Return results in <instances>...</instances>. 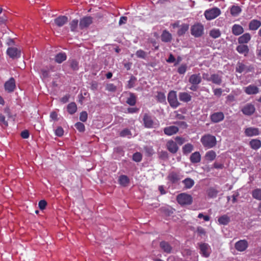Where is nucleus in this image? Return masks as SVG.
<instances>
[{
    "label": "nucleus",
    "mask_w": 261,
    "mask_h": 261,
    "mask_svg": "<svg viewBox=\"0 0 261 261\" xmlns=\"http://www.w3.org/2000/svg\"><path fill=\"white\" fill-rule=\"evenodd\" d=\"M251 39V36L249 33H245L238 38L239 44L247 43Z\"/></svg>",
    "instance_id": "cd10ccee"
},
{
    "label": "nucleus",
    "mask_w": 261,
    "mask_h": 261,
    "mask_svg": "<svg viewBox=\"0 0 261 261\" xmlns=\"http://www.w3.org/2000/svg\"><path fill=\"white\" fill-rule=\"evenodd\" d=\"M166 147L168 150L173 154L176 153L178 150V147L176 143L172 140H169L167 142Z\"/></svg>",
    "instance_id": "ddd939ff"
},
{
    "label": "nucleus",
    "mask_w": 261,
    "mask_h": 261,
    "mask_svg": "<svg viewBox=\"0 0 261 261\" xmlns=\"http://www.w3.org/2000/svg\"><path fill=\"white\" fill-rule=\"evenodd\" d=\"M221 14V10L217 7H214L205 11L204 15L205 18L211 20L216 18Z\"/></svg>",
    "instance_id": "7ed1b4c3"
},
{
    "label": "nucleus",
    "mask_w": 261,
    "mask_h": 261,
    "mask_svg": "<svg viewBox=\"0 0 261 261\" xmlns=\"http://www.w3.org/2000/svg\"><path fill=\"white\" fill-rule=\"evenodd\" d=\"M144 126L147 128H157L160 126L159 120L148 113H144L143 117Z\"/></svg>",
    "instance_id": "f257e3e1"
},
{
    "label": "nucleus",
    "mask_w": 261,
    "mask_h": 261,
    "mask_svg": "<svg viewBox=\"0 0 261 261\" xmlns=\"http://www.w3.org/2000/svg\"><path fill=\"white\" fill-rule=\"evenodd\" d=\"M216 157V153L213 150H210L206 152L205 159L206 161L212 162L214 161Z\"/></svg>",
    "instance_id": "f704fd0d"
},
{
    "label": "nucleus",
    "mask_w": 261,
    "mask_h": 261,
    "mask_svg": "<svg viewBox=\"0 0 261 261\" xmlns=\"http://www.w3.org/2000/svg\"><path fill=\"white\" fill-rule=\"evenodd\" d=\"M75 128L79 130H84L85 129V125L82 122H77L75 124Z\"/></svg>",
    "instance_id": "bf43d9fd"
},
{
    "label": "nucleus",
    "mask_w": 261,
    "mask_h": 261,
    "mask_svg": "<svg viewBox=\"0 0 261 261\" xmlns=\"http://www.w3.org/2000/svg\"><path fill=\"white\" fill-rule=\"evenodd\" d=\"M106 89L110 92H114L116 90V87L113 84H108Z\"/></svg>",
    "instance_id": "6e6d98bb"
},
{
    "label": "nucleus",
    "mask_w": 261,
    "mask_h": 261,
    "mask_svg": "<svg viewBox=\"0 0 261 261\" xmlns=\"http://www.w3.org/2000/svg\"><path fill=\"white\" fill-rule=\"evenodd\" d=\"M244 32V29L242 26L239 24H234L232 28V32L234 35H239L242 34Z\"/></svg>",
    "instance_id": "c756f323"
},
{
    "label": "nucleus",
    "mask_w": 261,
    "mask_h": 261,
    "mask_svg": "<svg viewBox=\"0 0 261 261\" xmlns=\"http://www.w3.org/2000/svg\"><path fill=\"white\" fill-rule=\"evenodd\" d=\"M189 25L188 24L184 23L180 25L179 28L177 31V34L180 36L184 35L186 32L188 30Z\"/></svg>",
    "instance_id": "c9c22d12"
},
{
    "label": "nucleus",
    "mask_w": 261,
    "mask_h": 261,
    "mask_svg": "<svg viewBox=\"0 0 261 261\" xmlns=\"http://www.w3.org/2000/svg\"><path fill=\"white\" fill-rule=\"evenodd\" d=\"M129 178L125 175H121L119 176L118 179L119 184L122 187H126L129 183Z\"/></svg>",
    "instance_id": "bb28decb"
},
{
    "label": "nucleus",
    "mask_w": 261,
    "mask_h": 261,
    "mask_svg": "<svg viewBox=\"0 0 261 261\" xmlns=\"http://www.w3.org/2000/svg\"><path fill=\"white\" fill-rule=\"evenodd\" d=\"M213 84L220 85L222 82V76L217 73H214L211 75V81Z\"/></svg>",
    "instance_id": "4be33fe9"
},
{
    "label": "nucleus",
    "mask_w": 261,
    "mask_h": 261,
    "mask_svg": "<svg viewBox=\"0 0 261 261\" xmlns=\"http://www.w3.org/2000/svg\"><path fill=\"white\" fill-rule=\"evenodd\" d=\"M20 136L23 139H27L30 136L29 132H21Z\"/></svg>",
    "instance_id": "338daca9"
},
{
    "label": "nucleus",
    "mask_w": 261,
    "mask_h": 261,
    "mask_svg": "<svg viewBox=\"0 0 261 261\" xmlns=\"http://www.w3.org/2000/svg\"><path fill=\"white\" fill-rule=\"evenodd\" d=\"M193 149V146L190 143H188L182 147V152L184 154H187L190 153Z\"/></svg>",
    "instance_id": "ea45409f"
},
{
    "label": "nucleus",
    "mask_w": 261,
    "mask_h": 261,
    "mask_svg": "<svg viewBox=\"0 0 261 261\" xmlns=\"http://www.w3.org/2000/svg\"><path fill=\"white\" fill-rule=\"evenodd\" d=\"M178 97L180 101L187 103L190 101L192 99L191 95L186 92H179L178 94Z\"/></svg>",
    "instance_id": "412c9836"
},
{
    "label": "nucleus",
    "mask_w": 261,
    "mask_h": 261,
    "mask_svg": "<svg viewBox=\"0 0 261 261\" xmlns=\"http://www.w3.org/2000/svg\"><path fill=\"white\" fill-rule=\"evenodd\" d=\"M213 91L214 95L218 97H219L221 96L223 90L221 88H213Z\"/></svg>",
    "instance_id": "5fc2aeb1"
},
{
    "label": "nucleus",
    "mask_w": 261,
    "mask_h": 261,
    "mask_svg": "<svg viewBox=\"0 0 261 261\" xmlns=\"http://www.w3.org/2000/svg\"><path fill=\"white\" fill-rule=\"evenodd\" d=\"M202 79L200 73L193 74L189 79V82L191 85H199L201 82Z\"/></svg>",
    "instance_id": "2eb2a0df"
},
{
    "label": "nucleus",
    "mask_w": 261,
    "mask_h": 261,
    "mask_svg": "<svg viewBox=\"0 0 261 261\" xmlns=\"http://www.w3.org/2000/svg\"><path fill=\"white\" fill-rule=\"evenodd\" d=\"M142 159V154L140 152H136L133 155V160L136 162H140Z\"/></svg>",
    "instance_id": "8fccbe9b"
},
{
    "label": "nucleus",
    "mask_w": 261,
    "mask_h": 261,
    "mask_svg": "<svg viewBox=\"0 0 261 261\" xmlns=\"http://www.w3.org/2000/svg\"><path fill=\"white\" fill-rule=\"evenodd\" d=\"M7 55L12 59L18 58L21 56V51L16 47H9L7 50Z\"/></svg>",
    "instance_id": "9d476101"
},
{
    "label": "nucleus",
    "mask_w": 261,
    "mask_h": 261,
    "mask_svg": "<svg viewBox=\"0 0 261 261\" xmlns=\"http://www.w3.org/2000/svg\"><path fill=\"white\" fill-rule=\"evenodd\" d=\"M249 144L251 147L254 150H257L261 147V142L258 139L251 140L249 142Z\"/></svg>",
    "instance_id": "72a5a7b5"
},
{
    "label": "nucleus",
    "mask_w": 261,
    "mask_h": 261,
    "mask_svg": "<svg viewBox=\"0 0 261 261\" xmlns=\"http://www.w3.org/2000/svg\"><path fill=\"white\" fill-rule=\"evenodd\" d=\"M68 21V17L66 16H60L54 20L55 24L59 27L63 26Z\"/></svg>",
    "instance_id": "a211bd4d"
},
{
    "label": "nucleus",
    "mask_w": 261,
    "mask_h": 261,
    "mask_svg": "<svg viewBox=\"0 0 261 261\" xmlns=\"http://www.w3.org/2000/svg\"><path fill=\"white\" fill-rule=\"evenodd\" d=\"M41 77L42 79H46L49 77V70L45 69H42L40 71Z\"/></svg>",
    "instance_id": "864d4df0"
},
{
    "label": "nucleus",
    "mask_w": 261,
    "mask_h": 261,
    "mask_svg": "<svg viewBox=\"0 0 261 261\" xmlns=\"http://www.w3.org/2000/svg\"><path fill=\"white\" fill-rule=\"evenodd\" d=\"M5 90L11 93L14 91L16 88L15 80L13 77H11L8 81L6 82L4 85Z\"/></svg>",
    "instance_id": "1a4fd4ad"
},
{
    "label": "nucleus",
    "mask_w": 261,
    "mask_h": 261,
    "mask_svg": "<svg viewBox=\"0 0 261 261\" xmlns=\"http://www.w3.org/2000/svg\"><path fill=\"white\" fill-rule=\"evenodd\" d=\"M201 142L204 147L211 148L216 144V138L211 135H205L201 139Z\"/></svg>",
    "instance_id": "f03ea898"
},
{
    "label": "nucleus",
    "mask_w": 261,
    "mask_h": 261,
    "mask_svg": "<svg viewBox=\"0 0 261 261\" xmlns=\"http://www.w3.org/2000/svg\"><path fill=\"white\" fill-rule=\"evenodd\" d=\"M93 18L91 16H84L80 19L79 27L81 30L87 29L93 23Z\"/></svg>",
    "instance_id": "6e6552de"
},
{
    "label": "nucleus",
    "mask_w": 261,
    "mask_h": 261,
    "mask_svg": "<svg viewBox=\"0 0 261 261\" xmlns=\"http://www.w3.org/2000/svg\"><path fill=\"white\" fill-rule=\"evenodd\" d=\"M187 69V65L186 64L181 65L177 69V72L180 74H184Z\"/></svg>",
    "instance_id": "603ef678"
},
{
    "label": "nucleus",
    "mask_w": 261,
    "mask_h": 261,
    "mask_svg": "<svg viewBox=\"0 0 261 261\" xmlns=\"http://www.w3.org/2000/svg\"><path fill=\"white\" fill-rule=\"evenodd\" d=\"M236 50L239 53L243 54L245 56H246L248 55L249 51L248 46L247 45L244 44H240L238 45L236 48Z\"/></svg>",
    "instance_id": "5701e85b"
},
{
    "label": "nucleus",
    "mask_w": 261,
    "mask_h": 261,
    "mask_svg": "<svg viewBox=\"0 0 261 261\" xmlns=\"http://www.w3.org/2000/svg\"><path fill=\"white\" fill-rule=\"evenodd\" d=\"M67 59V56L65 53H60L56 55L55 58V61L58 63H61Z\"/></svg>",
    "instance_id": "473e14b6"
},
{
    "label": "nucleus",
    "mask_w": 261,
    "mask_h": 261,
    "mask_svg": "<svg viewBox=\"0 0 261 261\" xmlns=\"http://www.w3.org/2000/svg\"><path fill=\"white\" fill-rule=\"evenodd\" d=\"M219 193V191L215 188L211 187L206 191L207 196L210 198H216Z\"/></svg>",
    "instance_id": "c85d7f7f"
},
{
    "label": "nucleus",
    "mask_w": 261,
    "mask_h": 261,
    "mask_svg": "<svg viewBox=\"0 0 261 261\" xmlns=\"http://www.w3.org/2000/svg\"><path fill=\"white\" fill-rule=\"evenodd\" d=\"M245 92L249 95L256 94L259 92L258 88L252 85H250L244 88Z\"/></svg>",
    "instance_id": "aec40b11"
},
{
    "label": "nucleus",
    "mask_w": 261,
    "mask_h": 261,
    "mask_svg": "<svg viewBox=\"0 0 261 261\" xmlns=\"http://www.w3.org/2000/svg\"><path fill=\"white\" fill-rule=\"evenodd\" d=\"M58 113L56 111H53L50 114V118L54 121L58 120Z\"/></svg>",
    "instance_id": "680f3d73"
},
{
    "label": "nucleus",
    "mask_w": 261,
    "mask_h": 261,
    "mask_svg": "<svg viewBox=\"0 0 261 261\" xmlns=\"http://www.w3.org/2000/svg\"><path fill=\"white\" fill-rule=\"evenodd\" d=\"M136 81H137L136 77L134 76H132L130 77L129 80L128 81V83L127 85V88L130 89V88L134 87Z\"/></svg>",
    "instance_id": "de8ad7c7"
},
{
    "label": "nucleus",
    "mask_w": 261,
    "mask_h": 261,
    "mask_svg": "<svg viewBox=\"0 0 261 261\" xmlns=\"http://www.w3.org/2000/svg\"><path fill=\"white\" fill-rule=\"evenodd\" d=\"M182 183L185 185V188L187 189H189L193 186L194 181L190 178H186L182 181Z\"/></svg>",
    "instance_id": "4c0bfd02"
},
{
    "label": "nucleus",
    "mask_w": 261,
    "mask_h": 261,
    "mask_svg": "<svg viewBox=\"0 0 261 261\" xmlns=\"http://www.w3.org/2000/svg\"><path fill=\"white\" fill-rule=\"evenodd\" d=\"M156 98L157 100L161 103L166 102V96L163 92H158Z\"/></svg>",
    "instance_id": "79ce46f5"
},
{
    "label": "nucleus",
    "mask_w": 261,
    "mask_h": 261,
    "mask_svg": "<svg viewBox=\"0 0 261 261\" xmlns=\"http://www.w3.org/2000/svg\"><path fill=\"white\" fill-rule=\"evenodd\" d=\"M178 126H171L164 128V130H178L179 129L186 128L187 124L184 121H179L177 123Z\"/></svg>",
    "instance_id": "4468645a"
},
{
    "label": "nucleus",
    "mask_w": 261,
    "mask_h": 261,
    "mask_svg": "<svg viewBox=\"0 0 261 261\" xmlns=\"http://www.w3.org/2000/svg\"><path fill=\"white\" fill-rule=\"evenodd\" d=\"M160 247L164 252L167 253H170L172 250V248L169 243L164 241L160 242Z\"/></svg>",
    "instance_id": "6ab92c4d"
},
{
    "label": "nucleus",
    "mask_w": 261,
    "mask_h": 261,
    "mask_svg": "<svg viewBox=\"0 0 261 261\" xmlns=\"http://www.w3.org/2000/svg\"><path fill=\"white\" fill-rule=\"evenodd\" d=\"M198 218L201 219L203 218L204 221H208L210 220V217L207 215H203L202 213H199L198 215Z\"/></svg>",
    "instance_id": "69168bd1"
},
{
    "label": "nucleus",
    "mask_w": 261,
    "mask_h": 261,
    "mask_svg": "<svg viewBox=\"0 0 261 261\" xmlns=\"http://www.w3.org/2000/svg\"><path fill=\"white\" fill-rule=\"evenodd\" d=\"M47 205V202L45 200H41L38 203V206L41 210H44Z\"/></svg>",
    "instance_id": "4d7b16f0"
},
{
    "label": "nucleus",
    "mask_w": 261,
    "mask_h": 261,
    "mask_svg": "<svg viewBox=\"0 0 261 261\" xmlns=\"http://www.w3.org/2000/svg\"><path fill=\"white\" fill-rule=\"evenodd\" d=\"M224 115L223 112H215L211 115V119L212 121L217 123L224 119Z\"/></svg>",
    "instance_id": "f3484780"
},
{
    "label": "nucleus",
    "mask_w": 261,
    "mask_h": 261,
    "mask_svg": "<svg viewBox=\"0 0 261 261\" xmlns=\"http://www.w3.org/2000/svg\"><path fill=\"white\" fill-rule=\"evenodd\" d=\"M88 114L86 111H83L81 113L80 120L82 122H85L87 120Z\"/></svg>",
    "instance_id": "13d9d810"
},
{
    "label": "nucleus",
    "mask_w": 261,
    "mask_h": 261,
    "mask_svg": "<svg viewBox=\"0 0 261 261\" xmlns=\"http://www.w3.org/2000/svg\"><path fill=\"white\" fill-rule=\"evenodd\" d=\"M261 25V22L256 19L252 20L249 24V28L250 30L255 31Z\"/></svg>",
    "instance_id": "393cba45"
},
{
    "label": "nucleus",
    "mask_w": 261,
    "mask_h": 261,
    "mask_svg": "<svg viewBox=\"0 0 261 261\" xmlns=\"http://www.w3.org/2000/svg\"><path fill=\"white\" fill-rule=\"evenodd\" d=\"M67 110L69 114H74L77 111V106L76 103L74 102L69 103L67 107Z\"/></svg>",
    "instance_id": "e433bc0d"
},
{
    "label": "nucleus",
    "mask_w": 261,
    "mask_h": 261,
    "mask_svg": "<svg viewBox=\"0 0 261 261\" xmlns=\"http://www.w3.org/2000/svg\"><path fill=\"white\" fill-rule=\"evenodd\" d=\"M198 245L200 249L199 253L201 256L205 258L208 257L212 253L210 246L205 243H200Z\"/></svg>",
    "instance_id": "423d86ee"
},
{
    "label": "nucleus",
    "mask_w": 261,
    "mask_h": 261,
    "mask_svg": "<svg viewBox=\"0 0 261 261\" xmlns=\"http://www.w3.org/2000/svg\"><path fill=\"white\" fill-rule=\"evenodd\" d=\"M161 40L164 42H169L172 40V35L168 31L164 30L161 36Z\"/></svg>",
    "instance_id": "a878e982"
},
{
    "label": "nucleus",
    "mask_w": 261,
    "mask_h": 261,
    "mask_svg": "<svg viewBox=\"0 0 261 261\" xmlns=\"http://www.w3.org/2000/svg\"><path fill=\"white\" fill-rule=\"evenodd\" d=\"M229 218L226 215H223L218 219V222L220 224L226 225L229 222Z\"/></svg>",
    "instance_id": "c03bdc74"
},
{
    "label": "nucleus",
    "mask_w": 261,
    "mask_h": 261,
    "mask_svg": "<svg viewBox=\"0 0 261 261\" xmlns=\"http://www.w3.org/2000/svg\"><path fill=\"white\" fill-rule=\"evenodd\" d=\"M210 35L213 38H217L221 35V32L219 29H213L210 32Z\"/></svg>",
    "instance_id": "a18cd8bd"
},
{
    "label": "nucleus",
    "mask_w": 261,
    "mask_h": 261,
    "mask_svg": "<svg viewBox=\"0 0 261 261\" xmlns=\"http://www.w3.org/2000/svg\"><path fill=\"white\" fill-rule=\"evenodd\" d=\"M167 100L170 107L173 109H176L180 105L177 100L176 92L175 91L172 90L168 93Z\"/></svg>",
    "instance_id": "20e7f679"
},
{
    "label": "nucleus",
    "mask_w": 261,
    "mask_h": 261,
    "mask_svg": "<svg viewBox=\"0 0 261 261\" xmlns=\"http://www.w3.org/2000/svg\"><path fill=\"white\" fill-rule=\"evenodd\" d=\"M175 141L179 145H181L182 144L184 143V142L186 141L185 139L182 137H177L175 138Z\"/></svg>",
    "instance_id": "0e129e2a"
},
{
    "label": "nucleus",
    "mask_w": 261,
    "mask_h": 261,
    "mask_svg": "<svg viewBox=\"0 0 261 261\" xmlns=\"http://www.w3.org/2000/svg\"><path fill=\"white\" fill-rule=\"evenodd\" d=\"M254 106L250 103L247 104L242 109L243 113L246 115H251L255 111Z\"/></svg>",
    "instance_id": "dca6fc26"
},
{
    "label": "nucleus",
    "mask_w": 261,
    "mask_h": 261,
    "mask_svg": "<svg viewBox=\"0 0 261 261\" xmlns=\"http://www.w3.org/2000/svg\"><path fill=\"white\" fill-rule=\"evenodd\" d=\"M159 157L162 159H167L168 158V154L166 151H162L160 152Z\"/></svg>",
    "instance_id": "052dcab7"
},
{
    "label": "nucleus",
    "mask_w": 261,
    "mask_h": 261,
    "mask_svg": "<svg viewBox=\"0 0 261 261\" xmlns=\"http://www.w3.org/2000/svg\"><path fill=\"white\" fill-rule=\"evenodd\" d=\"M176 200L178 203L182 205H190L193 201L192 197L186 193H181L178 195Z\"/></svg>",
    "instance_id": "39448f33"
},
{
    "label": "nucleus",
    "mask_w": 261,
    "mask_h": 261,
    "mask_svg": "<svg viewBox=\"0 0 261 261\" xmlns=\"http://www.w3.org/2000/svg\"><path fill=\"white\" fill-rule=\"evenodd\" d=\"M203 26L201 23H196L191 27V34L195 37H200L203 34Z\"/></svg>",
    "instance_id": "0eeeda50"
},
{
    "label": "nucleus",
    "mask_w": 261,
    "mask_h": 261,
    "mask_svg": "<svg viewBox=\"0 0 261 261\" xmlns=\"http://www.w3.org/2000/svg\"><path fill=\"white\" fill-rule=\"evenodd\" d=\"M252 196L253 198L261 200V189L256 188L252 191Z\"/></svg>",
    "instance_id": "58836bf2"
},
{
    "label": "nucleus",
    "mask_w": 261,
    "mask_h": 261,
    "mask_svg": "<svg viewBox=\"0 0 261 261\" xmlns=\"http://www.w3.org/2000/svg\"><path fill=\"white\" fill-rule=\"evenodd\" d=\"M248 246V242L245 240H241L237 242L234 245L236 249L240 252L245 251Z\"/></svg>",
    "instance_id": "9b49d317"
},
{
    "label": "nucleus",
    "mask_w": 261,
    "mask_h": 261,
    "mask_svg": "<svg viewBox=\"0 0 261 261\" xmlns=\"http://www.w3.org/2000/svg\"><path fill=\"white\" fill-rule=\"evenodd\" d=\"M241 11V8L238 6L233 5L230 9V14L233 17L238 16Z\"/></svg>",
    "instance_id": "2f4dec72"
},
{
    "label": "nucleus",
    "mask_w": 261,
    "mask_h": 261,
    "mask_svg": "<svg viewBox=\"0 0 261 261\" xmlns=\"http://www.w3.org/2000/svg\"><path fill=\"white\" fill-rule=\"evenodd\" d=\"M126 103L130 106H134L136 103V97L133 93H130L126 100Z\"/></svg>",
    "instance_id": "a19ab883"
},
{
    "label": "nucleus",
    "mask_w": 261,
    "mask_h": 261,
    "mask_svg": "<svg viewBox=\"0 0 261 261\" xmlns=\"http://www.w3.org/2000/svg\"><path fill=\"white\" fill-rule=\"evenodd\" d=\"M98 84L97 82L95 81H93L90 84V88L92 90L95 91L98 88Z\"/></svg>",
    "instance_id": "e2e57ef3"
},
{
    "label": "nucleus",
    "mask_w": 261,
    "mask_h": 261,
    "mask_svg": "<svg viewBox=\"0 0 261 261\" xmlns=\"http://www.w3.org/2000/svg\"><path fill=\"white\" fill-rule=\"evenodd\" d=\"M136 56L137 58L142 59H145L147 54L142 49H139L136 52Z\"/></svg>",
    "instance_id": "37998d69"
},
{
    "label": "nucleus",
    "mask_w": 261,
    "mask_h": 261,
    "mask_svg": "<svg viewBox=\"0 0 261 261\" xmlns=\"http://www.w3.org/2000/svg\"><path fill=\"white\" fill-rule=\"evenodd\" d=\"M214 168L216 169H222L223 167V165L221 163H219L218 162H215L213 164Z\"/></svg>",
    "instance_id": "774afa93"
},
{
    "label": "nucleus",
    "mask_w": 261,
    "mask_h": 261,
    "mask_svg": "<svg viewBox=\"0 0 261 261\" xmlns=\"http://www.w3.org/2000/svg\"><path fill=\"white\" fill-rule=\"evenodd\" d=\"M181 178V176L179 172L174 171L170 172L167 176L168 180L172 184L176 183Z\"/></svg>",
    "instance_id": "f8f14e48"
},
{
    "label": "nucleus",
    "mask_w": 261,
    "mask_h": 261,
    "mask_svg": "<svg viewBox=\"0 0 261 261\" xmlns=\"http://www.w3.org/2000/svg\"><path fill=\"white\" fill-rule=\"evenodd\" d=\"M79 21L77 19H74L72 20L70 23V27L72 32H75L77 31V28L78 26Z\"/></svg>",
    "instance_id": "49530a36"
},
{
    "label": "nucleus",
    "mask_w": 261,
    "mask_h": 261,
    "mask_svg": "<svg viewBox=\"0 0 261 261\" xmlns=\"http://www.w3.org/2000/svg\"><path fill=\"white\" fill-rule=\"evenodd\" d=\"M236 71V72L241 73L243 72H247L249 71V69L245 64L242 63L238 62L237 64Z\"/></svg>",
    "instance_id": "7c9ffc66"
},
{
    "label": "nucleus",
    "mask_w": 261,
    "mask_h": 261,
    "mask_svg": "<svg viewBox=\"0 0 261 261\" xmlns=\"http://www.w3.org/2000/svg\"><path fill=\"white\" fill-rule=\"evenodd\" d=\"M190 161L193 164L198 163L201 161V155L198 151L194 152L192 153L190 158Z\"/></svg>",
    "instance_id": "b1692460"
},
{
    "label": "nucleus",
    "mask_w": 261,
    "mask_h": 261,
    "mask_svg": "<svg viewBox=\"0 0 261 261\" xmlns=\"http://www.w3.org/2000/svg\"><path fill=\"white\" fill-rule=\"evenodd\" d=\"M144 150L146 154L149 156H152L154 153V151L152 147L146 146L144 147Z\"/></svg>",
    "instance_id": "3c124183"
},
{
    "label": "nucleus",
    "mask_w": 261,
    "mask_h": 261,
    "mask_svg": "<svg viewBox=\"0 0 261 261\" xmlns=\"http://www.w3.org/2000/svg\"><path fill=\"white\" fill-rule=\"evenodd\" d=\"M70 66L73 70L79 69V63L75 60H72L69 61Z\"/></svg>",
    "instance_id": "09e8293b"
}]
</instances>
